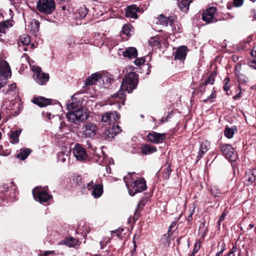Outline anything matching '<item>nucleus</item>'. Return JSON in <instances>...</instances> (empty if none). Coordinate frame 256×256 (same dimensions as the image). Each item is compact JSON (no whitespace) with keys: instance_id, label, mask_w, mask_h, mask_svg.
<instances>
[{"instance_id":"4468645a","label":"nucleus","mask_w":256,"mask_h":256,"mask_svg":"<svg viewBox=\"0 0 256 256\" xmlns=\"http://www.w3.org/2000/svg\"><path fill=\"white\" fill-rule=\"evenodd\" d=\"M216 8L212 6L206 10L202 14V19L208 23L212 22L214 18V14L216 12Z\"/></svg>"},{"instance_id":"58836bf2","label":"nucleus","mask_w":256,"mask_h":256,"mask_svg":"<svg viewBox=\"0 0 256 256\" xmlns=\"http://www.w3.org/2000/svg\"><path fill=\"white\" fill-rule=\"evenodd\" d=\"M211 192L212 194L216 197L218 196L220 194V190L216 186H214L211 188Z\"/></svg>"},{"instance_id":"412c9836","label":"nucleus","mask_w":256,"mask_h":256,"mask_svg":"<svg viewBox=\"0 0 256 256\" xmlns=\"http://www.w3.org/2000/svg\"><path fill=\"white\" fill-rule=\"evenodd\" d=\"M82 104L80 100H77L76 97H71L67 103V106L68 109H75L81 106Z\"/></svg>"},{"instance_id":"774afa93","label":"nucleus","mask_w":256,"mask_h":256,"mask_svg":"<svg viewBox=\"0 0 256 256\" xmlns=\"http://www.w3.org/2000/svg\"><path fill=\"white\" fill-rule=\"evenodd\" d=\"M253 14H254V18L256 20V12L255 10H254Z\"/></svg>"},{"instance_id":"c9c22d12","label":"nucleus","mask_w":256,"mask_h":256,"mask_svg":"<svg viewBox=\"0 0 256 256\" xmlns=\"http://www.w3.org/2000/svg\"><path fill=\"white\" fill-rule=\"evenodd\" d=\"M207 230L206 226V222H202L200 224L198 232L200 234H202V236H204Z\"/></svg>"},{"instance_id":"f704fd0d","label":"nucleus","mask_w":256,"mask_h":256,"mask_svg":"<svg viewBox=\"0 0 256 256\" xmlns=\"http://www.w3.org/2000/svg\"><path fill=\"white\" fill-rule=\"evenodd\" d=\"M236 78L240 84H243L248 81V78L246 77V76L242 74L236 76Z\"/></svg>"},{"instance_id":"72a5a7b5","label":"nucleus","mask_w":256,"mask_h":256,"mask_svg":"<svg viewBox=\"0 0 256 256\" xmlns=\"http://www.w3.org/2000/svg\"><path fill=\"white\" fill-rule=\"evenodd\" d=\"M10 22L8 21H4L0 22V34L4 33L6 30L9 26Z\"/></svg>"},{"instance_id":"7c9ffc66","label":"nucleus","mask_w":256,"mask_h":256,"mask_svg":"<svg viewBox=\"0 0 256 256\" xmlns=\"http://www.w3.org/2000/svg\"><path fill=\"white\" fill-rule=\"evenodd\" d=\"M236 130V128L226 127L224 132L225 136L228 138H232L234 134V130Z\"/></svg>"},{"instance_id":"680f3d73","label":"nucleus","mask_w":256,"mask_h":256,"mask_svg":"<svg viewBox=\"0 0 256 256\" xmlns=\"http://www.w3.org/2000/svg\"><path fill=\"white\" fill-rule=\"evenodd\" d=\"M222 254V250H220L216 254V256H220Z\"/></svg>"},{"instance_id":"f257e3e1","label":"nucleus","mask_w":256,"mask_h":256,"mask_svg":"<svg viewBox=\"0 0 256 256\" xmlns=\"http://www.w3.org/2000/svg\"><path fill=\"white\" fill-rule=\"evenodd\" d=\"M120 116L116 111L108 112L104 113L102 121L105 125L110 126L103 134L102 136L104 138H113L116 134L120 133L122 130L118 125Z\"/></svg>"},{"instance_id":"423d86ee","label":"nucleus","mask_w":256,"mask_h":256,"mask_svg":"<svg viewBox=\"0 0 256 256\" xmlns=\"http://www.w3.org/2000/svg\"><path fill=\"white\" fill-rule=\"evenodd\" d=\"M32 70L34 73L33 76L35 82L38 84L45 85L49 80V74L42 72L38 66H33Z\"/></svg>"},{"instance_id":"ddd939ff","label":"nucleus","mask_w":256,"mask_h":256,"mask_svg":"<svg viewBox=\"0 0 256 256\" xmlns=\"http://www.w3.org/2000/svg\"><path fill=\"white\" fill-rule=\"evenodd\" d=\"M83 134L85 137L92 138L94 136L97 130L96 125L92 122H88L84 125Z\"/></svg>"},{"instance_id":"bb28decb","label":"nucleus","mask_w":256,"mask_h":256,"mask_svg":"<svg viewBox=\"0 0 256 256\" xmlns=\"http://www.w3.org/2000/svg\"><path fill=\"white\" fill-rule=\"evenodd\" d=\"M31 150L29 148H22L20 150V153L17 154V157L21 160H24L27 158Z\"/></svg>"},{"instance_id":"0e129e2a","label":"nucleus","mask_w":256,"mask_h":256,"mask_svg":"<svg viewBox=\"0 0 256 256\" xmlns=\"http://www.w3.org/2000/svg\"><path fill=\"white\" fill-rule=\"evenodd\" d=\"M221 249L220 250H222V252H224V248H225V244L222 243V244H221Z\"/></svg>"},{"instance_id":"79ce46f5","label":"nucleus","mask_w":256,"mask_h":256,"mask_svg":"<svg viewBox=\"0 0 256 256\" xmlns=\"http://www.w3.org/2000/svg\"><path fill=\"white\" fill-rule=\"evenodd\" d=\"M216 74H211L208 78L206 80L205 83L206 84H214V76Z\"/></svg>"},{"instance_id":"b1692460","label":"nucleus","mask_w":256,"mask_h":256,"mask_svg":"<svg viewBox=\"0 0 256 256\" xmlns=\"http://www.w3.org/2000/svg\"><path fill=\"white\" fill-rule=\"evenodd\" d=\"M20 133V130H12L10 134V142L13 144H16L18 142V137Z\"/></svg>"},{"instance_id":"5fc2aeb1","label":"nucleus","mask_w":256,"mask_h":256,"mask_svg":"<svg viewBox=\"0 0 256 256\" xmlns=\"http://www.w3.org/2000/svg\"><path fill=\"white\" fill-rule=\"evenodd\" d=\"M173 116V112L172 111H171L170 112L168 113V116H166V118L168 119V120H170Z\"/></svg>"},{"instance_id":"e433bc0d","label":"nucleus","mask_w":256,"mask_h":256,"mask_svg":"<svg viewBox=\"0 0 256 256\" xmlns=\"http://www.w3.org/2000/svg\"><path fill=\"white\" fill-rule=\"evenodd\" d=\"M145 204L146 202L144 200H142L139 202L136 210L135 215H136L137 213H139L140 212V210L143 208V207L145 206Z\"/></svg>"},{"instance_id":"20e7f679","label":"nucleus","mask_w":256,"mask_h":256,"mask_svg":"<svg viewBox=\"0 0 256 256\" xmlns=\"http://www.w3.org/2000/svg\"><path fill=\"white\" fill-rule=\"evenodd\" d=\"M131 178V174H128V176L124 178V180L126 184L128 190L129 194L134 196L138 192H142L146 190L147 188L145 180L143 178H138L134 180L129 181L128 180V178Z\"/></svg>"},{"instance_id":"338daca9","label":"nucleus","mask_w":256,"mask_h":256,"mask_svg":"<svg viewBox=\"0 0 256 256\" xmlns=\"http://www.w3.org/2000/svg\"><path fill=\"white\" fill-rule=\"evenodd\" d=\"M74 42H73L72 39H70V42H68V44H69V45H70V44H74Z\"/></svg>"},{"instance_id":"7ed1b4c3","label":"nucleus","mask_w":256,"mask_h":256,"mask_svg":"<svg viewBox=\"0 0 256 256\" xmlns=\"http://www.w3.org/2000/svg\"><path fill=\"white\" fill-rule=\"evenodd\" d=\"M110 82L109 78L105 76H102L99 72L92 74L87 78L84 84V87L94 85L93 90H96V88H106Z\"/></svg>"},{"instance_id":"864d4df0","label":"nucleus","mask_w":256,"mask_h":256,"mask_svg":"<svg viewBox=\"0 0 256 256\" xmlns=\"http://www.w3.org/2000/svg\"><path fill=\"white\" fill-rule=\"evenodd\" d=\"M250 66L252 68L256 69V58L250 62Z\"/></svg>"},{"instance_id":"c85d7f7f","label":"nucleus","mask_w":256,"mask_h":256,"mask_svg":"<svg viewBox=\"0 0 256 256\" xmlns=\"http://www.w3.org/2000/svg\"><path fill=\"white\" fill-rule=\"evenodd\" d=\"M30 43V36H29L24 34L22 36L18 42L20 46L22 45H28Z\"/></svg>"},{"instance_id":"9d476101","label":"nucleus","mask_w":256,"mask_h":256,"mask_svg":"<svg viewBox=\"0 0 256 256\" xmlns=\"http://www.w3.org/2000/svg\"><path fill=\"white\" fill-rule=\"evenodd\" d=\"M87 188L88 190L91 191L92 194L94 198H100L103 193V186L102 184H96L93 180L88 184Z\"/></svg>"},{"instance_id":"473e14b6","label":"nucleus","mask_w":256,"mask_h":256,"mask_svg":"<svg viewBox=\"0 0 256 256\" xmlns=\"http://www.w3.org/2000/svg\"><path fill=\"white\" fill-rule=\"evenodd\" d=\"M172 172V168L170 165H168L166 169H164L162 172V177L168 180L170 176V174Z\"/></svg>"},{"instance_id":"6e6552de","label":"nucleus","mask_w":256,"mask_h":256,"mask_svg":"<svg viewBox=\"0 0 256 256\" xmlns=\"http://www.w3.org/2000/svg\"><path fill=\"white\" fill-rule=\"evenodd\" d=\"M220 150L225 158L230 161L236 160L238 155L234 148L229 144H222L220 146Z\"/></svg>"},{"instance_id":"09e8293b","label":"nucleus","mask_w":256,"mask_h":256,"mask_svg":"<svg viewBox=\"0 0 256 256\" xmlns=\"http://www.w3.org/2000/svg\"><path fill=\"white\" fill-rule=\"evenodd\" d=\"M200 248V241L196 242L194 244V252H198Z\"/></svg>"},{"instance_id":"dca6fc26","label":"nucleus","mask_w":256,"mask_h":256,"mask_svg":"<svg viewBox=\"0 0 256 256\" xmlns=\"http://www.w3.org/2000/svg\"><path fill=\"white\" fill-rule=\"evenodd\" d=\"M11 75V70L8 64L6 61H1L0 62V76L8 78L10 77Z\"/></svg>"},{"instance_id":"a19ab883","label":"nucleus","mask_w":256,"mask_h":256,"mask_svg":"<svg viewBox=\"0 0 256 256\" xmlns=\"http://www.w3.org/2000/svg\"><path fill=\"white\" fill-rule=\"evenodd\" d=\"M130 31H131V30H130V25L126 24L123 26L122 28V32L124 34L127 35V36L130 35Z\"/></svg>"},{"instance_id":"4be33fe9","label":"nucleus","mask_w":256,"mask_h":256,"mask_svg":"<svg viewBox=\"0 0 256 256\" xmlns=\"http://www.w3.org/2000/svg\"><path fill=\"white\" fill-rule=\"evenodd\" d=\"M138 52L135 48L130 47L126 49L123 52V56L129 58H134L137 56Z\"/></svg>"},{"instance_id":"2f4dec72","label":"nucleus","mask_w":256,"mask_h":256,"mask_svg":"<svg viewBox=\"0 0 256 256\" xmlns=\"http://www.w3.org/2000/svg\"><path fill=\"white\" fill-rule=\"evenodd\" d=\"M88 13V10L86 7H81L78 10V14L80 18L86 17Z\"/></svg>"},{"instance_id":"f3484780","label":"nucleus","mask_w":256,"mask_h":256,"mask_svg":"<svg viewBox=\"0 0 256 256\" xmlns=\"http://www.w3.org/2000/svg\"><path fill=\"white\" fill-rule=\"evenodd\" d=\"M158 18L160 24L166 26L169 24L172 27L174 26V23L176 22V16H170L167 18L162 14H160Z\"/></svg>"},{"instance_id":"37998d69","label":"nucleus","mask_w":256,"mask_h":256,"mask_svg":"<svg viewBox=\"0 0 256 256\" xmlns=\"http://www.w3.org/2000/svg\"><path fill=\"white\" fill-rule=\"evenodd\" d=\"M230 78H226L224 80V89L225 91H228L230 88Z\"/></svg>"},{"instance_id":"a211bd4d","label":"nucleus","mask_w":256,"mask_h":256,"mask_svg":"<svg viewBox=\"0 0 256 256\" xmlns=\"http://www.w3.org/2000/svg\"><path fill=\"white\" fill-rule=\"evenodd\" d=\"M32 102L40 107H45L52 104V100L46 97H34Z\"/></svg>"},{"instance_id":"1a4fd4ad","label":"nucleus","mask_w":256,"mask_h":256,"mask_svg":"<svg viewBox=\"0 0 256 256\" xmlns=\"http://www.w3.org/2000/svg\"><path fill=\"white\" fill-rule=\"evenodd\" d=\"M32 194L34 200L40 203L46 202L52 196L46 192V190L36 188L32 190Z\"/></svg>"},{"instance_id":"f8f14e48","label":"nucleus","mask_w":256,"mask_h":256,"mask_svg":"<svg viewBox=\"0 0 256 256\" xmlns=\"http://www.w3.org/2000/svg\"><path fill=\"white\" fill-rule=\"evenodd\" d=\"M73 153L76 158L82 161L87 157V154L86 150L80 144H76L73 148Z\"/></svg>"},{"instance_id":"aec40b11","label":"nucleus","mask_w":256,"mask_h":256,"mask_svg":"<svg viewBox=\"0 0 256 256\" xmlns=\"http://www.w3.org/2000/svg\"><path fill=\"white\" fill-rule=\"evenodd\" d=\"M210 145V144L208 141H204L201 143L199 152L196 157L198 160L202 158L203 155L207 152L209 148Z\"/></svg>"},{"instance_id":"052dcab7","label":"nucleus","mask_w":256,"mask_h":256,"mask_svg":"<svg viewBox=\"0 0 256 256\" xmlns=\"http://www.w3.org/2000/svg\"><path fill=\"white\" fill-rule=\"evenodd\" d=\"M251 55L256 58V50H254V49L251 52Z\"/></svg>"},{"instance_id":"39448f33","label":"nucleus","mask_w":256,"mask_h":256,"mask_svg":"<svg viewBox=\"0 0 256 256\" xmlns=\"http://www.w3.org/2000/svg\"><path fill=\"white\" fill-rule=\"evenodd\" d=\"M89 117V114L86 109L79 108L76 110L69 112L66 118L68 122L75 124L83 122Z\"/></svg>"},{"instance_id":"393cba45","label":"nucleus","mask_w":256,"mask_h":256,"mask_svg":"<svg viewBox=\"0 0 256 256\" xmlns=\"http://www.w3.org/2000/svg\"><path fill=\"white\" fill-rule=\"evenodd\" d=\"M192 0H182L178 4L179 8L183 12H186L189 9V6Z\"/></svg>"},{"instance_id":"bf43d9fd","label":"nucleus","mask_w":256,"mask_h":256,"mask_svg":"<svg viewBox=\"0 0 256 256\" xmlns=\"http://www.w3.org/2000/svg\"><path fill=\"white\" fill-rule=\"evenodd\" d=\"M168 119H167L166 118H162L160 120V123H164V122H168Z\"/></svg>"},{"instance_id":"c03bdc74","label":"nucleus","mask_w":256,"mask_h":256,"mask_svg":"<svg viewBox=\"0 0 256 256\" xmlns=\"http://www.w3.org/2000/svg\"><path fill=\"white\" fill-rule=\"evenodd\" d=\"M145 59L144 58H136L134 61V63L136 65L140 66L145 62Z\"/></svg>"},{"instance_id":"3c124183","label":"nucleus","mask_w":256,"mask_h":256,"mask_svg":"<svg viewBox=\"0 0 256 256\" xmlns=\"http://www.w3.org/2000/svg\"><path fill=\"white\" fill-rule=\"evenodd\" d=\"M234 2L236 6H240L243 4L244 0H234Z\"/></svg>"},{"instance_id":"6e6d98bb","label":"nucleus","mask_w":256,"mask_h":256,"mask_svg":"<svg viewBox=\"0 0 256 256\" xmlns=\"http://www.w3.org/2000/svg\"><path fill=\"white\" fill-rule=\"evenodd\" d=\"M215 97H208L206 99H205L204 100V102H206L208 101H210L211 102L212 100V99H214Z\"/></svg>"},{"instance_id":"2eb2a0df","label":"nucleus","mask_w":256,"mask_h":256,"mask_svg":"<svg viewBox=\"0 0 256 256\" xmlns=\"http://www.w3.org/2000/svg\"><path fill=\"white\" fill-rule=\"evenodd\" d=\"M140 12V8L135 4L128 6L125 8V15L127 18L136 19L138 18L137 12Z\"/></svg>"},{"instance_id":"8fccbe9b","label":"nucleus","mask_w":256,"mask_h":256,"mask_svg":"<svg viewBox=\"0 0 256 256\" xmlns=\"http://www.w3.org/2000/svg\"><path fill=\"white\" fill-rule=\"evenodd\" d=\"M54 250H46L44 251L42 254V256H48L49 254H56Z\"/></svg>"},{"instance_id":"4c0bfd02","label":"nucleus","mask_w":256,"mask_h":256,"mask_svg":"<svg viewBox=\"0 0 256 256\" xmlns=\"http://www.w3.org/2000/svg\"><path fill=\"white\" fill-rule=\"evenodd\" d=\"M160 241L163 243H165V244H168V246L170 241V240L169 238L168 234L167 233L163 234L160 238Z\"/></svg>"},{"instance_id":"e2e57ef3","label":"nucleus","mask_w":256,"mask_h":256,"mask_svg":"<svg viewBox=\"0 0 256 256\" xmlns=\"http://www.w3.org/2000/svg\"><path fill=\"white\" fill-rule=\"evenodd\" d=\"M192 214H190V216L188 218V221H191L192 220Z\"/></svg>"},{"instance_id":"5701e85b","label":"nucleus","mask_w":256,"mask_h":256,"mask_svg":"<svg viewBox=\"0 0 256 256\" xmlns=\"http://www.w3.org/2000/svg\"><path fill=\"white\" fill-rule=\"evenodd\" d=\"M141 150L143 154L148 155L156 152L157 149L155 146L146 144L142 146Z\"/></svg>"},{"instance_id":"6ab92c4d","label":"nucleus","mask_w":256,"mask_h":256,"mask_svg":"<svg viewBox=\"0 0 256 256\" xmlns=\"http://www.w3.org/2000/svg\"><path fill=\"white\" fill-rule=\"evenodd\" d=\"M188 48L186 46H179L174 54V59L183 60L186 56Z\"/></svg>"},{"instance_id":"a18cd8bd","label":"nucleus","mask_w":256,"mask_h":256,"mask_svg":"<svg viewBox=\"0 0 256 256\" xmlns=\"http://www.w3.org/2000/svg\"><path fill=\"white\" fill-rule=\"evenodd\" d=\"M241 69H242L241 64H237L234 68V73H235L236 76L242 74V73H240Z\"/></svg>"},{"instance_id":"13d9d810","label":"nucleus","mask_w":256,"mask_h":256,"mask_svg":"<svg viewBox=\"0 0 256 256\" xmlns=\"http://www.w3.org/2000/svg\"><path fill=\"white\" fill-rule=\"evenodd\" d=\"M236 251V246H233L231 250V251L230 253L231 254H234V252Z\"/></svg>"},{"instance_id":"c756f323","label":"nucleus","mask_w":256,"mask_h":256,"mask_svg":"<svg viewBox=\"0 0 256 256\" xmlns=\"http://www.w3.org/2000/svg\"><path fill=\"white\" fill-rule=\"evenodd\" d=\"M256 180V176L251 172H246V184L250 185L254 182Z\"/></svg>"},{"instance_id":"de8ad7c7","label":"nucleus","mask_w":256,"mask_h":256,"mask_svg":"<svg viewBox=\"0 0 256 256\" xmlns=\"http://www.w3.org/2000/svg\"><path fill=\"white\" fill-rule=\"evenodd\" d=\"M8 78L0 76V88L4 86L6 83V80Z\"/></svg>"},{"instance_id":"f03ea898","label":"nucleus","mask_w":256,"mask_h":256,"mask_svg":"<svg viewBox=\"0 0 256 256\" xmlns=\"http://www.w3.org/2000/svg\"><path fill=\"white\" fill-rule=\"evenodd\" d=\"M138 74L135 72L126 74L122 81L120 89L118 92L117 96H126V94L132 92L138 84Z\"/></svg>"},{"instance_id":"603ef678","label":"nucleus","mask_w":256,"mask_h":256,"mask_svg":"<svg viewBox=\"0 0 256 256\" xmlns=\"http://www.w3.org/2000/svg\"><path fill=\"white\" fill-rule=\"evenodd\" d=\"M16 108L18 110V111H15L14 112V116H16L18 114L19 112H20V111L21 110H22V106H21L20 105V104L19 103H18L17 104H16Z\"/></svg>"},{"instance_id":"49530a36","label":"nucleus","mask_w":256,"mask_h":256,"mask_svg":"<svg viewBox=\"0 0 256 256\" xmlns=\"http://www.w3.org/2000/svg\"><path fill=\"white\" fill-rule=\"evenodd\" d=\"M149 44L152 46L159 45V42L157 38H152L149 40Z\"/></svg>"},{"instance_id":"4d7b16f0","label":"nucleus","mask_w":256,"mask_h":256,"mask_svg":"<svg viewBox=\"0 0 256 256\" xmlns=\"http://www.w3.org/2000/svg\"><path fill=\"white\" fill-rule=\"evenodd\" d=\"M226 216V214H224V213L222 214L219 218V221L223 220H224V218H225Z\"/></svg>"},{"instance_id":"9b49d317","label":"nucleus","mask_w":256,"mask_h":256,"mask_svg":"<svg viewBox=\"0 0 256 256\" xmlns=\"http://www.w3.org/2000/svg\"><path fill=\"white\" fill-rule=\"evenodd\" d=\"M146 137L149 142L154 144L162 143L166 138V134L158 133L155 132L148 133Z\"/></svg>"},{"instance_id":"a878e982","label":"nucleus","mask_w":256,"mask_h":256,"mask_svg":"<svg viewBox=\"0 0 256 256\" xmlns=\"http://www.w3.org/2000/svg\"><path fill=\"white\" fill-rule=\"evenodd\" d=\"M78 240L73 238H67L62 241L60 244L66 245L69 247H74L76 246Z\"/></svg>"},{"instance_id":"69168bd1","label":"nucleus","mask_w":256,"mask_h":256,"mask_svg":"<svg viewBox=\"0 0 256 256\" xmlns=\"http://www.w3.org/2000/svg\"><path fill=\"white\" fill-rule=\"evenodd\" d=\"M254 227V224H250L248 225V229H251Z\"/></svg>"},{"instance_id":"ea45409f","label":"nucleus","mask_w":256,"mask_h":256,"mask_svg":"<svg viewBox=\"0 0 256 256\" xmlns=\"http://www.w3.org/2000/svg\"><path fill=\"white\" fill-rule=\"evenodd\" d=\"M28 56L26 54H24L21 57L20 62H22V65L23 66H26L27 64H29V60H28Z\"/></svg>"},{"instance_id":"0eeeda50","label":"nucleus","mask_w":256,"mask_h":256,"mask_svg":"<svg viewBox=\"0 0 256 256\" xmlns=\"http://www.w3.org/2000/svg\"><path fill=\"white\" fill-rule=\"evenodd\" d=\"M38 9L44 14H50L55 9L54 0H39L37 3Z\"/></svg>"},{"instance_id":"cd10ccee","label":"nucleus","mask_w":256,"mask_h":256,"mask_svg":"<svg viewBox=\"0 0 256 256\" xmlns=\"http://www.w3.org/2000/svg\"><path fill=\"white\" fill-rule=\"evenodd\" d=\"M40 22L38 20H32L30 22V26L28 28L30 29L32 33H36L39 30Z\"/></svg>"}]
</instances>
